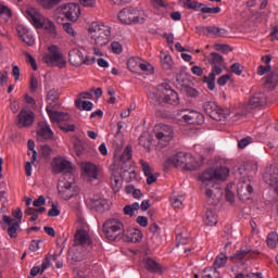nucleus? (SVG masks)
<instances>
[{
	"label": "nucleus",
	"mask_w": 278,
	"mask_h": 278,
	"mask_svg": "<svg viewBox=\"0 0 278 278\" xmlns=\"http://www.w3.org/2000/svg\"><path fill=\"white\" fill-rule=\"evenodd\" d=\"M121 240H123L124 242H132L135 244L138 242H142V231L136 228H132L130 230L124 229Z\"/></svg>",
	"instance_id": "nucleus-18"
},
{
	"label": "nucleus",
	"mask_w": 278,
	"mask_h": 278,
	"mask_svg": "<svg viewBox=\"0 0 278 278\" xmlns=\"http://www.w3.org/2000/svg\"><path fill=\"white\" fill-rule=\"evenodd\" d=\"M21 40H23L25 42V45H27V47H34V36L29 35V34H23L21 35Z\"/></svg>",
	"instance_id": "nucleus-55"
},
{
	"label": "nucleus",
	"mask_w": 278,
	"mask_h": 278,
	"mask_svg": "<svg viewBox=\"0 0 278 278\" xmlns=\"http://www.w3.org/2000/svg\"><path fill=\"white\" fill-rule=\"evenodd\" d=\"M203 110L205 114H207V116H210V118H212L213 121H225V118L229 116V113L218 106V104L214 101L204 102Z\"/></svg>",
	"instance_id": "nucleus-9"
},
{
	"label": "nucleus",
	"mask_w": 278,
	"mask_h": 278,
	"mask_svg": "<svg viewBox=\"0 0 278 278\" xmlns=\"http://www.w3.org/2000/svg\"><path fill=\"white\" fill-rule=\"evenodd\" d=\"M264 181L269 188H273L275 192H278V174H265Z\"/></svg>",
	"instance_id": "nucleus-33"
},
{
	"label": "nucleus",
	"mask_w": 278,
	"mask_h": 278,
	"mask_svg": "<svg viewBox=\"0 0 278 278\" xmlns=\"http://www.w3.org/2000/svg\"><path fill=\"white\" fill-rule=\"evenodd\" d=\"M83 177H87L88 181L99 179V168L92 162H86L81 165Z\"/></svg>",
	"instance_id": "nucleus-17"
},
{
	"label": "nucleus",
	"mask_w": 278,
	"mask_h": 278,
	"mask_svg": "<svg viewBox=\"0 0 278 278\" xmlns=\"http://www.w3.org/2000/svg\"><path fill=\"white\" fill-rule=\"evenodd\" d=\"M144 268L148 273L152 275H162L164 273V267L162 264L157 263L155 260L151 257H147L143 260Z\"/></svg>",
	"instance_id": "nucleus-20"
},
{
	"label": "nucleus",
	"mask_w": 278,
	"mask_h": 278,
	"mask_svg": "<svg viewBox=\"0 0 278 278\" xmlns=\"http://www.w3.org/2000/svg\"><path fill=\"white\" fill-rule=\"evenodd\" d=\"M203 222L207 227H214V225L218 224V215H216V212L214 208L210 207L206 208V213L203 217Z\"/></svg>",
	"instance_id": "nucleus-27"
},
{
	"label": "nucleus",
	"mask_w": 278,
	"mask_h": 278,
	"mask_svg": "<svg viewBox=\"0 0 278 278\" xmlns=\"http://www.w3.org/2000/svg\"><path fill=\"white\" fill-rule=\"evenodd\" d=\"M28 147V151H31L33 155H31V164H36V160L38 159V152L36 151V143L34 142V140H28L27 143Z\"/></svg>",
	"instance_id": "nucleus-52"
},
{
	"label": "nucleus",
	"mask_w": 278,
	"mask_h": 278,
	"mask_svg": "<svg viewBox=\"0 0 278 278\" xmlns=\"http://www.w3.org/2000/svg\"><path fill=\"white\" fill-rule=\"evenodd\" d=\"M68 256L73 262H84L86 254H84V248L77 247L68 252Z\"/></svg>",
	"instance_id": "nucleus-28"
},
{
	"label": "nucleus",
	"mask_w": 278,
	"mask_h": 278,
	"mask_svg": "<svg viewBox=\"0 0 278 278\" xmlns=\"http://www.w3.org/2000/svg\"><path fill=\"white\" fill-rule=\"evenodd\" d=\"M222 9L220 7H207L204 3L202 4L201 13L202 14H220Z\"/></svg>",
	"instance_id": "nucleus-50"
},
{
	"label": "nucleus",
	"mask_w": 278,
	"mask_h": 278,
	"mask_svg": "<svg viewBox=\"0 0 278 278\" xmlns=\"http://www.w3.org/2000/svg\"><path fill=\"white\" fill-rule=\"evenodd\" d=\"M278 84V75L275 72L269 73L265 77V86H269L270 90H275Z\"/></svg>",
	"instance_id": "nucleus-39"
},
{
	"label": "nucleus",
	"mask_w": 278,
	"mask_h": 278,
	"mask_svg": "<svg viewBox=\"0 0 278 278\" xmlns=\"http://www.w3.org/2000/svg\"><path fill=\"white\" fill-rule=\"evenodd\" d=\"M149 230L151 233H153L152 240H153V238H157V236H160V233H162V229L160 228L157 223L151 224L149 226Z\"/></svg>",
	"instance_id": "nucleus-54"
},
{
	"label": "nucleus",
	"mask_w": 278,
	"mask_h": 278,
	"mask_svg": "<svg viewBox=\"0 0 278 278\" xmlns=\"http://www.w3.org/2000/svg\"><path fill=\"white\" fill-rule=\"evenodd\" d=\"M143 174L147 176V184L148 186H151L152 184H155L157 181V176L153 175V168L149 165V163L144 161H140Z\"/></svg>",
	"instance_id": "nucleus-25"
},
{
	"label": "nucleus",
	"mask_w": 278,
	"mask_h": 278,
	"mask_svg": "<svg viewBox=\"0 0 278 278\" xmlns=\"http://www.w3.org/2000/svg\"><path fill=\"white\" fill-rule=\"evenodd\" d=\"M182 121L188 125H203L205 123V115L199 111H188L182 115Z\"/></svg>",
	"instance_id": "nucleus-15"
},
{
	"label": "nucleus",
	"mask_w": 278,
	"mask_h": 278,
	"mask_svg": "<svg viewBox=\"0 0 278 278\" xmlns=\"http://www.w3.org/2000/svg\"><path fill=\"white\" fill-rule=\"evenodd\" d=\"M8 16V18H12V9L0 3V16Z\"/></svg>",
	"instance_id": "nucleus-62"
},
{
	"label": "nucleus",
	"mask_w": 278,
	"mask_h": 278,
	"mask_svg": "<svg viewBox=\"0 0 278 278\" xmlns=\"http://www.w3.org/2000/svg\"><path fill=\"white\" fill-rule=\"evenodd\" d=\"M182 3V8L186 10H193V12H201L203 9V3L197 0H180Z\"/></svg>",
	"instance_id": "nucleus-29"
},
{
	"label": "nucleus",
	"mask_w": 278,
	"mask_h": 278,
	"mask_svg": "<svg viewBox=\"0 0 278 278\" xmlns=\"http://www.w3.org/2000/svg\"><path fill=\"white\" fill-rule=\"evenodd\" d=\"M29 90L30 92H36L38 90V79L34 77V75L30 76Z\"/></svg>",
	"instance_id": "nucleus-64"
},
{
	"label": "nucleus",
	"mask_w": 278,
	"mask_h": 278,
	"mask_svg": "<svg viewBox=\"0 0 278 278\" xmlns=\"http://www.w3.org/2000/svg\"><path fill=\"white\" fill-rule=\"evenodd\" d=\"M2 220L7 225H9V228H8L9 237L16 238L18 236L16 231H18V227H21V224L18 222H14V219L10 218V216L8 215H3Z\"/></svg>",
	"instance_id": "nucleus-23"
},
{
	"label": "nucleus",
	"mask_w": 278,
	"mask_h": 278,
	"mask_svg": "<svg viewBox=\"0 0 278 278\" xmlns=\"http://www.w3.org/2000/svg\"><path fill=\"white\" fill-rule=\"evenodd\" d=\"M75 105L77 110L85 112H92V109L94 108V103H92L91 101H81V99H76Z\"/></svg>",
	"instance_id": "nucleus-35"
},
{
	"label": "nucleus",
	"mask_w": 278,
	"mask_h": 278,
	"mask_svg": "<svg viewBox=\"0 0 278 278\" xmlns=\"http://www.w3.org/2000/svg\"><path fill=\"white\" fill-rule=\"evenodd\" d=\"M40 15L36 9H27L26 10V17L35 26V29H45L48 34L55 38L58 37V28L55 24L51 20H46L45 22L40 21Z\"/></svg>",
	"instance_id": "nucleus-5"
},
{
	"label": "nucleus",
	"mask_w": 278,
	"mask_h": 278,
	"mask_svg": "<svg viewBox=\"0 0 278 278\" xmlns=\"http://www.w3.org/2000/svg\"><path fill=\"white\" fill-rule=\"evenodd\" d=\"M139 144L148 151V153H151V141L144 137L139 138Z\"/></svg>",
	"instance_id": "nucleus-56"
},
{
	"label": "nucleus",
	"mask_w": 278,
	"mask_h": 278,
	"mask_svg": "<svg viewBox=\"0 0 278 278\" xmlns=\"http://www.w3.org/2000/svg\"><path fill=\"white\" fill-rule=\"evenodd\" d=\"M267 247L269 249H277V232L271 231L267 235L266 238Z\"/></svg>",
	"instance_id": "nucleus-46"
},
{
	"label": "nucleus",
	"mask_w": 278,
	"mask_h": 278,
	"mask_svg": "<svg viewBox=\"0 0 278 278\" xmlns=\"http://www.w3.org/2000/svg\"><path fill=\"white\" fill-rule=\"evenodd\" d=\"M123 177L112 174L111 176V188L114 192H119L121 188H123Z\"/></svg>",
	"instance_id": "nucleus-38"
},
{
	"label": "nucleus",
	"mask_w": 278,
	"mask_h": 278,
	"mask_svg": "<svg viewBox=\"0 0 278 278\" xmlns=\"http://www.w3.org/2000/svg\"><path fill=\"white\" fill-rule=\"evenodd\" d=\"M182 91L187 94V97H190L191 99H197V97L200 94L199 90L188 85L182 86Z\"/></svg>",
	"instance_id": "nucleus-49"
},
{
	"label": "nucleus",
	"mask_w": 278,
	"mask_h": 278,
	"mask_svg": "<svg viewBox=\"0 0 278 278\" xmlns=\"http://www.w3.org/2000/svg\"><path fill=\"white\" fill-rule=\"evenodd\" d=\"M43 62L48 66H58V68H66V58L64 53L56 45L48 47V53L43 56Z\"/></svg>",
	"instance_id": "nucleus-7"
},
{
	"label": "nucleus",
	"mask_w": 278,
	"mask_h": 278,
	"mask_svg": "<svg viewBox=\"0 0 278 278\" xmlns=\"http://www.w3.org/2000/svg\"><path fill=\"white\" fill-rule=\"evenodd\" d=\"M39 5L41 8H45V10H53L55 5H60L62 3V0H37Z\"/></svg>",
	"instance_id": "nucleus-43"
},
{
	"label": "nucleus",
	"mask_w": 278,
	"mask_h": 278,
	"mask_svg": "<svg viewBox=\"0 0 278 278\" xmlns=\"http://www.w3.org/2000/svg\"><path fill=\"white\" fill-rule=\"evenodd\" d=\"M88 31L91 34V40L97 47H105L110 43V38L112 37V28L110 26L93 23Z\"/></svg>",
	"instance_id": "nucleus-6"
},
{
	"label": "nucleus",
	"mask_w": 278,
	"mask_h": 278,
	"mask_svg": "<svg viewBox=\"0 0 278 278\" xmlns=\"http://www.w3.org/2000/svg\"><path fill=\"white\" fill-rule=\"evenodd\" d=\"M59 128L61 129V131H65V134H68L70 131H75V124H67L63 122V124H60Z\"/></svg>",
	"instance_id": "nucleus-58"
},
{
	"label": "nucleus",
	"mask_w": 278,
	"mask_h": 278,
	"mask_svg": "<svg viewBox=\"0 0 278 278\" xmlns=\"http://www.w3.org/2000/svg\"><path fill=\"white\" fill-rule=\"evenodd\" d=\"M215 175V181H225L229 177V169L227 166H219L213 169Z\"/></svg>",
	"instance_id": "nucleus-30"
},
{
	"label": "nucleus",
	"mask_w": 278,
	"mask_h": 278,
	"mask_svg": "<svg viewBox=\"0 0 278 278\" xmlns=\"http://www.w3.org/2000/svg\"><path fill=\"white\" fill-rule=\"evenodd\" d=\"M46 112L48 113L51 123H60L62 112L52 111L51 109H49V106H47Z\"/></svg>",
	"instance_id": "nucleus-48"
},
{
	"label": "nucleus",
	"mask_w": 278,
	"mask_h": 278,
	"mask_svg": "<svg viewBox=\"0 0 278 278\" xmlns=\"http://www.w3.org/2000/svg\"><path fill=\"white\" fill-rule=\"evenodd\" d=\"M252 110L264 108L266 105V96L264 93H255L249 101Z\"/></svg>",
	"instance_id": "nucleus-26"
},
{
	"label": "nucleus",
	"mask_w": 278,
	"mask_h": 278,
	"mask_svg": "<svg viewBox=\"0 0 278 278\" xmlns=\"http://www.w3.org/2000/svg\"><path fill=\"white\" fill-rule=\"evenodd\" d=\"M227 266V255L220 253L216 256L212 268H215V270H218V268H225Z\"/></svg>",
	"instance_id": "nucleus-42"
},
{
	"label": "nucleus",
	"mask_w": 278,
	"mask_h": 278,
	"mask_svg": "<svg viewBox=\"0 0 278 278\" xmlns=\"http://www.w3.org/2000/svg\"><path fill=\"white\" fill-rule=\"evenodd\" d=\"M199 179L202 181V184H207V181H215L216 176L214 174V168L210 167L205 169L199 175Z\"/></svg>",
	"instance_id": "nucleus-34"
},
{
	"label": "nucleus",
	"mask_w": 278,
	"mask_h": 278,
	"mask_svg": "<svg viewBox=\"0 0 278 278\" xmlns=\"http://www.w3.org/2000/svg\"><path fill=\"white\" fill-rule=\"evenodd\" d=\"M51 153H53V149H51L49 144L41 146L40 155L43 160H49L51 157Z\"/></svg>",
	"instance_id": "nucleus-53"
},
{
	"label": "nucleus",
	"mask_w": 278,
	"mask_h": 278,
	"mask_svg": "<svg viewBox=\"0 0 278 278\" xmlns=\"http://www.w3.org/2000/svg\"><path fill=\"white\" fill-rule=\"evenodd\" d=\"M229 31L225 28H220L218 26H211V36H215L216 38H227Z\"/></svg>",
	"instance_id": "nucleus-44"
},
{
	"label": "nucleus",
	"mask_w": 278,
	"mask_h": 278,
	"mask_svg": "<svg viewBox=\"0 0 278 278\" xmlns=\"http://www.w3.org/2000/svg\"><path fill=\"white\" fill-rule=\"evenodd\" d=\"M161 64L165 71H170L173 67V58L169 54H164V56H161Z\"/></svg>",
	"instance_id": "nucleus-47"
},
{
	"label": "nucleus",
	"mask_w": 278,
	"mask_h": 278,
	"mask_svg": "<svg viewBox=\"0 0 278 278\" xmlns=\"http://www.w3.org/2000/svg\"><path fill=\"white\" fill-rule=\"evenodd\" d=\"M134 151L131 150L130 146H127L124 149L123 154L121 155L119 160L114 162L111 165V168H116V165L121 168V177L122 179H125V175H127L131 170V157H132Z\"/></svg>",
	"instance_id": "nucleus-8"
},
{
	"label": "nucleus",
	"mask_w": 278,
	"mask_h": 278,
	"mask_svg": "<svg viewBox=\"0 0 278 278\" xmlns=\"http://www.w3.org/2000/svg\"><path fill=\"white\" fill-rule=\"evenodd\" d=\"M203 278H220V273L214 267H206L202 273Z\"/></svg>",
	"instance_id": "nucleus-45"
},
{
	"label": "nucleus",
	"mask_w": 278,
	"mask_h": 278,
	"mask_svg": "<svg viewBox=\"0 0 278 278\" xmlns=\"http://www.w3.org/2000/svg\"><path fill=\"white\" fill-rule=\"evenodd\" d=\"M172 166L192 173V170H199V168H201V163H199L190 153L178 152L169 156L163 164L164 170H168Z\"/></svg>",
	"instance_id": "nucleus-2"
},
{
	"label": "nucleus",
	"mask_w": 278,
	"mask_h": 278,
	"mask_svg": "<svg viewBox=\"0 0 278 278\" xmlns=\"http://www.w3.org/2000/svg\"><path fill=\"white\" fill-rule=\"evenodd\" d=\"M149 99L154 105H179V93L168 83L157 85L156 92H150Z\"/></svg>",
	"instance_id": "nucleus-1"
},
{
	"label": "nucleus",
	"mask_w": 278,
	"mask_h": 278,
	"mask_svg": "<svg viewBox=\"0 0 278 278\" xmlns=\"http://www.w3.org/2000/svg\"><path fill=\"white\" fill-rule=\"evenodd\" d=\"M251 142H253V138L252 137H245L241 140H239L238 148L239 149H247V147H249V144H251Z\"/></svg>",
	"instance_id": "nucleus-57"
},
{
	"label": "nucleus",
	"mask_w": 278,
	"mask_h": 278,
	"mask_svg": "<svg viewBox=\"0 0 278 278\" xmlns=\"http://www.w3.org/2000/svg\"><path fill=\"white\" fill-rule=\"evenodd\" d=\"M216 72H211L208 76L203 77V84H207V88L211 91L216 90Z\"/></svg>",
	"instance_id": "nucleus-36"
},
{
	"label": "nucleus",
	"mask_w": 278,
	"mask_h": 278,
	"mask_svg": "<svg viewBox=\"0 0 278 278\" xmlns=\"http://www.w3.org/2000/svg\"><path fill=\"white\" fill-rule=\"evenodd\" d=\"M215 49L222 51V53H229V51H232L231 46L225 43L215 45Z\"/></svg>",
	"instance_id": "nucleus-60"
},
{
	"label": "nucleus",
	"mask_w": 278,
	"mask_h": 278,
	"mask_svg": "<svg viewBox=\"0 0 278 278\" xmlns=\"http://www.w3.org/2000/svg\"><path fill=\"white\" fill-rule=\"evenodd\" d=\"M141 59L138 56H132L127 61L128 71L131 73H138L140 71Z\"/></svg>",
	"instance_id": "nucleus-37"
},
{
	"label": "nucleus",
	"mask_w": 278,
	"mask_h": 278,
	"mask_svg": "<svg viewBox=\"0 0 278 278\" xmlns=\"http://www.w3.org/2000/svg\"><path fill=\"white\" fill-rule=\"evenodd\" d=\"M102 231L106 240L110 242H116L123 238L125 224L116 217H111L103 223Z\"/></svg>",
	"instance_id": "nucleus-3"
},
{
	"label": "nucleus",
	"mask_w": 278,
	"mask_h": 278,
	"mask_svg": "<svg viewBox=\"0 0 278 278\" xmlns=\"http://www.w3.org/2000/svg\"><path fill=\"white\" fill-rule=\"evenodd\" d=\"M85 203L89 210H96L100 214H103V212H108V210H110L108 200L101 198V195H93V198H88Z\"/></svg>",
	"instance_id": "nucleus-12"
},
{
	"label": "nucleus",
	"mask_w": 278,
	"mask_h": 278,
	"mask_svg": "<svg viewBox=\"0 0 278 278\" xmlns=\"http://www.w3.org/2000/svg\"><path fill=\"white\" fill-rule=\"evenodd\" d=\"M72 188L73 184L66 182L64 184L63 189L59 190L60 194H62L65 201H71V199H73V197H76L77 194V192L71 190Z\"/></svg>",
	"instance_id": "nucleus-31"
},
{
	"label": "nucleus",
	"mask_w": 278,
	"mask_h": 278,
	"mask_svg": "<svg viewBox=\"0 0 278 278\" xmlns=\"http://www.w3.org/2000/svg\"><path fill=\"white\" fill-rule=\"evenodd\" d=\"M51 170L54 175H60L61 173H67L68 175H73V173H75L73 163L62 156L53 157L51 162Z\"/></svg>",
	"instance_id": "nucleus-10"
},
{
	"label": "nucleus",
	"mask_w": 278,
	"mask_h": 278,
	"mask_svg": "<svg viewBox=\"0 0 278 278\" xmlns=\"http://www.w3.org/2000/svg\"><path fill=\"white\" fill-rule=\"evenodd\" d=\"M147 18H149V16L144 10L131 7H127L118 13V20L124 25H142L143 23H147Z\"/></svg>",
	"instance_id": "nucleus-4"
},
{
	"label": "nucleus",
	"mask_w": 278,
	"mask_h": 278,
	"mask_svg": "<svg viewBox=\"0 0 278 278\" xmlns=\"http://www.w3.org/2000/svg\"><path fill=\"white\" fill-rule=\"evenodd\" d=\"M138 210H140V203L135 202L132 204H127L126 206H124L123 212L125 216H130L131 218L136 215V212H138Z\"/></svg>",
	"instance_id": "nucleus-40"
},
{
	"label": "nucleus",
	"mask_w": 278,
	"mask_h": 278,
	"mask_svg": "<svg viewBox=\"0 0 278 278\" xmlns=\"http://www.w3.org/2000/svg\"><path fill=\"white\" fill-rule=\"evenodd\" d=\"M270 71H273L271 65H260L257 67V75H260V76L266 75V73H270Z\"/></svg>",
	"instance_id": "nucleus-61"
},
{
	"label": "nucleus",
	"mask_w": 278,
	"mask_h": 278,
	"mask_svg": "<svg viewBox=\"0 0 278 278\" xmlns=\"http://www.w3.org/2000/svg\"><path fill=\"white\" fill-rule=\"evenodd\" d=\"M34 121H36V114L34 111L29 109H22L15 118L16 127L20 129L31 127L34 125Z\"/></svg>",
	"instance_id": "nucleus-11"
},
{
	"label": "nucleus",
	"mask_w": 278,
	"mask_h": 278,
	"mask_svg": "<svg viewBox=\"0 0 278 278\" xmlns=\"http://www.w3.org/2000/svg\"><path fill=\"white\" fill-rule=\"evenodd\" d=\"M38 140H53L55 134L51 129V126L47 122H39L38 129L36 131Z\"/></svg>",
	"instance_id": "nucleus-16"
},
{
	"label": "nucleus",
	"mask_w": 278,
	"mask_h": 278,
	"mask_svg": "<svg viewBox=\"0 0 278 278\" xmlns=\"http://www.w3.org/2000/svg\"><path fill=\"white\" fill-rule=\"evenodd\" d=\"M155 138L160 142H170L174 138L173 127L168 125H161L160 131L155 134Z\"/></svg>",
	"instance_id": "nucleus-21"
},
{
	"label": "nucleus",
	"mask_w": 278,
	"mask_h": 278,
	"mask_svg": "<svg viewBox=\"0 0 278 278\" xmlns=\"http://www.w3.org/2000/svg\"><path fill=\"white\" fill-rule=\"evenodd\" d=\"M205 195H206L207 204L212 205L213 207H216L217 202H216V195H214V190L206 189Z\"/></svg>",
	"instance_id": "nucleus-51"
},
{
	"label": "nucleus",
	"mask_w": 278,
	"mask_h": 278,
	"mask_svg": "<svg viewBox=\"0 0 278 278\" xmlns=\"http://www.w3.org/2000/svg\"><path fill=\"white\" fill-rule=\"evenodd\" d=\"M60 100V92H58L56 89H51L47 94V102L49 105L54 108V105H58V101Z\"/></svg>",
	"instance_id": "nucleus-41"
},
{
	"label": "nucleus",
	"mask_w": 278,
	"mask_h": 278,
	"mask_svg": "<svg viewBox=\"0 0 278 278\" xmlns=\"http://www.w3.org/2000/svg\"><path fill=\"white\" fill-rule=\"evenodd\" d=\"M68 58L72 66H84V64H90V56L84 58V52L79 49L70 50Z\"/></svg>",
	"instance_id": "nucleus-13"
},
{
	"label": "nucleus",
	"mask_w": 278,
	"mask_h": 278,
	"mask_svg": "<svg viewBox=\"0 0 278 278\" xmlns=\"http://www.w3.org/2000/svg\"><path fill=\"white\" fill-rule=\"evenodd\" d=\"M78 12H79V7H77V4H75V3H68L64 7L65 18L67 21H72L73 23H75V21H77Z\"/></svg>",
	"instance_id": "nucleus-24"
},
{
	"label": "nucleus",
	"mask_w": 278,
	"mask_h": 278,
	"mask_svg": "<svg viewBox=\"0 0 278 278\" xmlns=\"http://www.w3.org/2000/svg\"><path fill=\"white\" fill-rule=\"evenodd\" d=\"M208 64H211L212 73L220 75L223 73V64H225V58L218 52H211L208 56Z\"/></svg>",
	"instance_id": "nucleus-14"
},
{
	"label": "nucleus",
	"mask_w": 278,
	"mask_h": 278,
	"mask_svg": "<svg viewBox=\"0 0 278 278\" xmlns=\"http://www.w3.org/2000/svg\"><path fill=\"white\" fill-rule=\"evenodd\" d=\"M230 71L231 73H235V75H242V71H244V67L240 65V63H233L231 66H230Z\"/></svg>",
	"instance_id": "nucleus-59"
},
{
	"label": "nucleus",
	"mask_w": 278,
	"mask_h": 278,
	"mask_svg": "<svg viewBox=\"0 0 278 278\" xmlns=\"http://www.w3.org/2000/svg\"><path fill=\"white\" fill-rule=\"evenodd\" d=\"M75 240L76 244H78V247H81L83 249L84 247H90V244H92V239H90V235H88V232L84 229H79L76 231Z\"/></svg>",
	"instance_id": "nucleus-22"
},
{
	"label": "nucleus",
	"mask_w": 278,
	"mask_h": 278,
	"mask_svg": "<svg viewBox=\"0 0 278 278\" xmlns=\"http://www.w3.org/2000/svg\"><path fill=\"white\" fill-rule=\"evenodd\" d=\"M253 255H257V252L249 248H241L232 256H230V262H233V264H238V262H242V260L251 258L253 257Z\"/></svg>",
	"instance_id": "nucleus-19"
},
{
	"label": "nucleus",
	"mask_w": 278,
	"mask_h": 278,
	"mask_svg": "<svg viewBox=\"0 0 278 278\" xmlns=\"http://www.w3.org/2000/svg\"><path fill=\"white\" fill-rule=\"evenodd\" d=\"M111 49H112L113 53H116L117 55H119V53H123V45H121L117 41H113L111 43Z\"/></svg>",
	"instance_id": "nucleus-63"
},
{
	"label": "nucleus",
	"mask_w": 278,
	"mask_h": 278,
	"mask_svg": "<svg viewBox=\"0 0 278 278\" xmlns=\"http://www.w3.org/2000/svg\"><path fill=\"white\" fill-rule=\"evenodd\" d=\"M188 232L186 231V228L181 230V227L176 228V247H179V244L186 245L188 242H190V239H188Z\"/></svg>",
	"instance_id": "nucleus-32"
}]
</instances>
